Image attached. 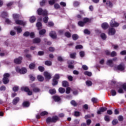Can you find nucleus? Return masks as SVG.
I'll list each match as a JSON object with an SVG mask.
<instances>
[{"label":"nucleus","instance_id":"1","mask_svg":"<svg viewBox=\"0 0 126 126\" xmlns=\"http://www.w3.org/2000/svg\"><path fill=\"white\" fill-rule=\"evenodd\" d=\"M37 14L38 15L47 16V15H48V11L46 10H43L42 8H39L37 9Z\"/></svg>","mask_w":126,"mask_h":126},{"label":"nucleus","instance_id":"2","mask_svg":"<svg viewBox=\"0 0 126 126\" xmlns=\"http://www.w3.org/2000/svg\"><path fill=\"white\" fill-rule=\"evenodd\" d=\"M22 91H25V92L28 93V95L29 96H31L32 95V91H30V89H29V88L27 87H23L21 88Z\"/></svg>","mask_w":126,"mask_h":126},{"label":"nucleus","instance_id":"3","mask_svg":"<svg viewBox=\"0 0 126 126\" xmlns=\"http://www.w3.org/2000/svg\"><path fill=\"white\" fill-rule=\"evenodd\" d=\"M120 25L119 23L115 21V20H112L110 22V26L111 27H118Z\"/></svg>","mask_w":126,"mask_h":126},{"label":"nucleus","instance_id":"4","mask_svg":"<svg viewBox=\"0 0 126 126\" xmlns=\"http://www.w3.org/2000/svg\"><path fill=\"white\" fill-rule=\"evenodd\" d=\"M22 57H19L18 58H16L14 60V63L16 64H20L22 63Z\"/></svg>","mask_w":126,"mask_h":126},{"label":"nucleus","instance_id":"5","mask_svg":"<svg viewBox=\"0 0 126 126\" xmlns=\"http://www.w3.org/2000/svg\"><path fill=\"white\" fill-rule=\"evenodd\" d=\"M125 64L124 63H120L117 66V69H118V70H120V71H123V70H125Z\"/></svg>","mask_w":126,"mask_h":126},{"label":"nucleus","instance_id":"6","mask_svg":"<svg viewBox=\"0 0 126 126\" xmlns=\"http://www.w3.org/2000/svg\"><path fill=\"white\" fill-rule=\"evenodd\" d=\"M115 34H116V30L115 28H110L108 32V34L112 36L113 35H115Z\"/></svg>","mask_w":126,"mask_h":126},{"label":"nucleus","instance_id":"7","mask_svg":"<svg viewBox=\"0 0 126 126\" xmlns=\"http://www.w3.org/2000/svg\"><path fill=\"white\" fill-rule=\"evenodd\" d=\"M49 36H50L52 39H57V32L55 31H51L49 33Z\"/></svg>","mask_w":126,"mask_h":126},{"label":"nucleus","instance_id":"8","mask_svg":"<svg viewBox=\"0 0 126 126\" xmlns=\"http://www.w3.org/2000/svg\"><path fill=\"white\" fill-rule=\"evenodd\" d=\"M106 111H107V108L102 107L100 108L99 110L97 111V115H101V113H104Z\"/></svg>","mask_w":126,"mask_h":126},{"label":"nucleus","instance_id":"9","mask_svg":"<svg viewBox=\"0 0 126 126\" xmlns=\"http://www.w3.org/2000/svg\"><path fill=\"white\" fill-rule=\"evenodd\" d=\"M15 23L18 25H23V26L26 25V22H23L22 20H16Z\"/></svg>","mask_w":126,"mask_h":126},{"label":"nucleus","instance_id":"10","mask_svg":"<svg viewBox=\"0 0 126 126\" xmlns=\"http://www.w3.org/2000/svg\"><path fill=\"white\" fill-rule=\"evenodd\" d=\"M44 75L46 79L50 80L52 78V76L51 75V74L47 71L44 72Z\"/></svg>","mask_w":126,"mask_h":126},{"label":"nucleus","instance_id":"11","mask_svg":"<svg viewBox=\"0 0 126 126\" xmlns=\"http://www.w3.org/2000/svg\"><path fill=\"white\" fill-rule=\"evenodd\" d=\"M32 42L33 44H40L41 43V38L36 37L32 40Z\"/></svg>","mask_w":126,"mask_h":126},{"label":"nucleus","instance_id":"12","mask_svg":"<svg viewBox=\"0 0 126 126\" xmlns=\"http://www.w3.org/2000/svg\"><path fill=\"white\" fill-rule=\"evenodd\" d=\"M101 27L102 29H104V30H106V29L109 28V24L107 23H103L101 25Z\"/></svg>","mask_w":126,"mask_h":126},{"label":"nucleus","instance_id":"13","mask_svg":"<svg viewBox=\"0 0 126 126\" xmlns=\"http://www.w3.org/2000/svg\"><path fill=\"white\" fill-rule=\"evenodd\" d=\"M106 64H107V65H109V66H111V67L114 66V63H113L112 60H107V61L106 62Z\"/></svg>","mask_w":126,"mask_h":126},{"label":"nucleus","instance_id":"14","mask_svg":"<svg viewBox=\"0 0 126 126\" xmlns=\"http://www.w3.org/2000/svg\"><path fill=\"white\" fill-rule=\"evenodd\" d=\"M53 98L55 102H60L61 101V97L59 95H55Z\"/></svg>","mask_w":126,"mask_h":126},{"label":"nucleus","instance_id":"15","mask_svg":"<svg viewBox=\"0 0 126 126\" xmlns=\"http://www.w3.org/2000/svg\"><path fill=\"white\" fill-rule=\"evenodd\" d=\"M52 123H57L59 121V117L57 116H53L52 118Z\"/></svg>","mask_w":126,"mask_h":126},{"label":"nucleus","instance_id":"16","mask_svg":"<svg viewBox=\"0 0 126 126\" xmlns=\"http://www.w3.org/2000/svg\"><path fill=\"white\" fill-rule=\"evenodd\" d=\"M19 100H20V99L19 98V97H15L12 101V103L13 105H16V104H17V103H18L19 102Z\"/></svg>","mask_w":126,"mask_h":126},{"label":"nucleus","instance_id":"17","mask_svg":"<svg viewBox=\"0 0 126 126\" xmlns=\"http://www.w3.org/2000/svg\"><path fill=\"white\" fill-rule=\"evenodd\" d=\"M62 85L63 87H68V82H67V81H63L62 82Z\"/></svg>","mask_w":126,"mask_h":126},{"label":"nucleus","instance_id":"18","mask_svg":"<svg viewBox=\"0 0 126 126\" xmlns=\"http://www.w3.org/2000/svg\"><path fill=\"white\" fill-rule=\"evenodd\" d=\"M14 29L16 30L18 33H21L22 32V29L20 27H15Z\"/></svg>","mask_w":126,"mask_h":126},{"label":"nucleus","instance_id":"19","mask_svg":"<svg viewBox=\"0 0 126 126\" xmlns=\"http://www.w3.org/2000/svg\"><path fill=\"white\" fill-rule=\"evenodd\" d=\"M2 82L4 84H7L9 82V79L3 78H2Z\"/></svg>","mask_w":126,"mask_h":126},{"label":"nucleus","instance_id":"20","mask_svg":"<svg viewBox=\"0 0 126 126\" xmlns=\"http://www.w3.org/2000/svg\"><path fill=\"white\" fill-rule=\"evenodd\" d=\"M36 27H37L38 30H40V29H42V23L40 22H38L36 24Z\"/></svg>","mask_w":126,"mask_h":126},{"label":"nucleus","instance_id":"21","mask_svg":"<svg viewBox=\"0 0 126 126\" xmlns=\"http://www.w3.org/2000/svg\"><path fill=\"white\" fill-rule=\"evenodd\" d=\"M72 38L74 41H76L79 38V36L76 34H73L72 35Z\"/></svg>","mask_w":126,"mask_h":126},{"label":"nucleus","instance_id":"22","mask_svg":"<svg viewBox=\"0 0 126 126\" xmlns=\"http://www.w3.org/2000/svg\"><path fill=\"white\" fill-rule=\"evenodd\" d=\"M37 78L38 81H40V82L44 81V77L41 75H38L37 77Z\"/></svg>","mask_w":126,"mask_h":126},{"label":"nucleus","instance_id":"23","mask_svg":"<svg viewBox=\"0 0 126 126\" xmlns=\"http://www.w3.org/2000/svg\"><path fill=\"white\" fill-rule=\"evenodd\" d=\"M27 72V69H26L25 68H22L21 69L20 74H25Z\"/></svg>","mask_w":126,"mask_h":126},{"label":"nucleus","instance_id":"24","mask_svg":"<svg viewBox=\"0 0 126 126\" xmlns=\"http://www.w3.org/2000/svg\"><path fill=\"white\" fill-rule=\"evenodd\" d=\"M35 66L36 65L35 64V63H31V64H30L29 67V68H30V69H34Z\"/></svg>","mask_w":126,"mask_h":126},{"label":"nucleus","instance_id":"25","mask_svg":"<svg viewBox=\"0 0 126 126\" xmlns=\"http://www.w3.org/2000/svg\"><path fill=\"white\" fill-rule=\"evenodd\" d=\"M30 22H31V23H33L35 22V21H36V17L34 16H32L30 18Z\"/></svg>","mask_w":126,"mask_h":126},{"label":"nucleus","instance_id":"26","mask_svg":"<svg viewBox=\"0 0 126 126\" xmlns=\"http://www.w3.org/2000/svg\"><path fill=\"white\" fill-rule=\"evenodd\" d=\"M84 74H85V75H87V76H92V72H89L88 71H86L84 72Z\"/></svg>","mask_w":126,"mask_h":126},{"label":"nucleus","instance_id":"27","mask_svg":"<svg viewBox=\"0 0 126 126\" xmlns=\"http://www.w3.org/2000/svg\"><path fill=\"white\" fill-rule=\"evenodd\" d=\"M64 36L67 38H70L71 37V33L68 32H66L64 33Z\"/></svg>","mask_w":126,"mask_h":126},{"label":"nucleus","instance_id":"28","mask_svg":"<svg viewBox=\"0 0 126 126\" xmlns=\"http://www.w3.org/2000/svg\"><path fill=\"white\" fill-rule=\"evenodd\" d=\"M83 22L85 24V23H87V22H91V19L88 18H84L83 19Z\"/></svg>","mask_w":126,"mask_h":126},{"label":"nucleus","instance_id":"29","mask_svg":"<svg viewBox=\"0 0 126 126\" xmlns=\"http://www.w3.org/2000/svg\"><path fill=\"white\" fill-rule=\"evenodd\" d=\"M32 91L35 93H38V92H40L41 90L39 88L35 87L33 88L32 89Z\"/></svg>","mask_w":126,"mask_h":126},{"label":"nucleus","instance_id":"30","mask_svg":"<svg viewBox=\"0 0 126 126\" xmlns=\"http://www.w3.org/2000/svg\"><path fill=\"white\" fill-rule=\"evenodd\" d=\"M44 63L45 65H47L48 66H51L52 65V62L50 61H46Z\"/></svg>","mask_w":126,"mask_h":126},{"label":"nucleus","instance_id":"31","mask_svg":"<svg viewBox=\"0 0 126 126\" xmlns=\"http://www.w3.org/2000/svg\"><path fill=\"white\" fill-rule=\"evenodd\" d=\"M23 107H28L30 106V104L28 101H25L23 103Z\"/></svg>","mask_w":126,"mask_h":126},{"label":"nucleus","instance_id":"32","mask_svg":"<svg viewBox=\"0 0 126 126\" xmlns=\"http://www.w3.org/2000/svg\"><path fill=\"white\" fill-rule=\"evenodd\" d=\"M59 91L60 93H61V94H63V93H64V92H65V89H64V88H60L59 89Z\"/></svg>","mask_w":126,"mask_h":126},{"label":"nucleus","instance_id":"33","mask_svg":"<svg viewBox=\"0 0 126 126\" xmlns=\"http://www.w3.org/2000/svg\"><path fill=\"white\" fill-rule=\"evenodd\" d=\"M58 80L56 79H53L52 83L53 86H56V85H58Z\"/></svg>","mask_w":126,"mask_h":126},{"label":"nucleus","instance_id":"34","mask_svg":"<svg viewBox=\"0 0 126 126\" xmlns=\"http://www.w3.org/2000/svg\"><path fill=\"white\" fill-rule=\"evenodd\" d=\"M100 37L102 40H106L107 38V36L106 35V34H105L104 33H101L100 35Z\"/></svg>","mask_w":126,"mask_h":126},{"label":"nucleus","instance_id":"35","mask_svg":"<svg viewBox=\"0 0 126 126\" xmlns=\"http://www.w3.org/2000/svg\"><path fill=\"white\" fill-rule=\"evenodd\" d=\"M13 18L15 20H17L19 18V15L17 14H13Z\"/></svg>","mask_w":126,"mask_h":126},{"label":"nucleus","instance_id":"36","mask_svg":"<svg viewBox=\"0 0 126 126\" xmlns=\"http://www.w3.org/2000/svg\"><path fill=\"white\" fill-rule=\"evenodd\" d=\"M110 56L112 58H114V57H117V52H116V51H112L110 53Z\"/></svg>","mask_w":126,"mask_h":126},{"label":"nucleus","instance_id":"37","mask_svg":"<svg viewBox=\"0 0 126 126\" xmlns=\"http://www.w3.org/2000/svg\"><path fill=\"white\" fill-rule=\"evenodd\" d=\"M78 25L80 27H83V26H84L85 25V24L84 23V22L79 21V22H78Z\"/></svg>","mask_w":126,"mask_h":126},{"label":"nucleus","instance_id":"38","mask_svg":"<svg viewBox=\"0 0 126 126\" xmlns=\"http://www.w3.org/2000/svg\"><path fill=\"white\" fill-rule=\"evenodd\" d=\"M39 35H44V34H46V30L43 29L39 31Z\"/></svg>","mask_w":126,"mask_h":126},{"label":"nucleus","instance_id":"39","mask_svg":"<svg viewBox=\"0 0 126 126\" xmlns=\"http://www.w3.org/2000/svg\"><path fill=\"white\" fill-rule=\"evenodd\" d=\"M112 124L113 126H116V125L119 124V121H118V120L117 119H114L112 121Z\"/></svg>","mask_w":126,"mask_h":126},{"label":"nucleus","instance_id":"40","mask_svg":"<svg viewBox=\"0 0 126 126\" xmlns=\"http://www.w3.org/2000/svg\"><path fill=\"white\" fill-rule=\"evenodd\" d=\"M10 77V74L8 73H6L3 75L4 78H9Z\"/></svg>","mask_w":126,"mask_h":126},{"label":"nucleus","instance_id":"41","mask_svg":"<svg viewBox=\"0 0 126 126\" xmlns=\"http://www.w3.org/2000/svg\"><path fill=\"white\" fill-rule=\"evenodd\" d=\"M79 55L81 58H84V57L85 56V52H84L83 51H81L80 52Z\"/></svg>","mask_w":126,"mask_h":126},{"label":"nucleus","instance_id":"42","mask_svg":"<svg viewBox=\"0 0 126 126\" xmlns=\"http://www.w3.org/2000/svg\"><path fill=\"white\" fill-rule=\"evenodd\" d=\"M104 120L106 122H110V116L108 115H105L104 117Z\"/></svg>","mask_w":126,"mask_h":126},{"label":"nucleus","instance_id":"43","mask_svg":"<svg viewBox=\"0 0 126 126\" xmlns=\"http://www.w3.org/2000/svg\"><path fill=\"white\" fill-rule=\"evenodd\" d=\"M30 35V32H26L23 34V36L24 37H29Z\"/></svg>","mask_w":126,"mask_h":126},{"label":"nucleus","instance_id":"44","mask_svg":"<svg viewBox=\"0 0 126 126\" xmlns=\"http://www.w3.org/2000/svg\"><path fill=\"white\" fill-rule=\"evenodd\" d=\"M86 84L87 86H92V82L91 81H87L86 82Z\"/></svg>","mask_w":126,"mask_h":126},{"label":"nucleus","instance_id":"45","mask_svg":"<svg viewBox=\"0 0 126 126\" xmlns=\"http://www.w3.org/2000/svg\"><path fill=\"white\" fill-rule=\"evenodd\" d=\"M76 56V53H71L70 54V58H71V59H75Z\"/></svg>","mask_w":126,"mask_h":126},{"label":"nucleus","instance_id":"46","mask_svg":"<svg viewBox=\"0 0 126 126\" xmlns=\"http://www.w3.org/2000/svg\"><path fill=\"white\" fill-rule=\"evenodd\" d=\"M38 70L39 71H41V72H43L45 70V68L42 66H38Z\"/></svg>","mask_w":126,"mask_h":126},{"label":"nucleus","instance_id":"47","mask_svg":"<svg viewBox=\"0 0 126 126\" xmlns=\"http://www.w3.org/2000/svg\"><path fill=\"white\" fill-rule=\"evenodd\" d=\"M71 104L72 105V106H74V107H76L77 106V103L75 101V100H72L71 101Z\"/></svg>","mask_w":126,"mask_h":126},{"label":"nucleus","instance_id":"48","mask_svg":"<svg viewBox=\"0 0 126 126\" xmlns=\"http://www.w3.org/2000/svg\"><path fill=\"white\" fill-rule=\"evenodd\" d=\"M106 5H108V6H109V7H113V3H112L111 2V1H107V2H106Z\"/></svg>","mask_w":126,"mask_h":126},{"label":"nucleus","instance_id":"49","mask_svg":"<svg viewBox=\"0 0 126 126\" xmlns=\"http://www.w3.org/2000/svg\"><path fill=\"white\" fill-rule=\"evenodd\" d=\"M26 58H27L28 60H31V59H32V55H31L30 54H26Z\"/></svg>","mask_w":126,"mask_h":126},{"label":"nucleus","instance_id":"50","mask_svg":"<svg viewBox=\"0 0 126 126\" xmlns=\"http://www.w3.org/2000/svg\"><path fill=\"white\" fill-rule=\"evenodd\" d=\"M49 20V17L46 16L43 18V22L44 23H48V21Z\"/></svg>","mask_w":126,"mask_h":126},{"label":"nucleus","instance_id":"51","mask_svg":"<svg viewBox=\"0 0 126 126\" xmlns=\"http://www.w3.org/2000/svg\"><path fill=\"white\" fill-rule=\"evenodd\" d=\"M48 27H53L54 26V23L53 22H49L47 24Z\"/></svg>","mask_w":126,"mask_h":126},{"label":"nucleus","instance_id":"52","mask_svg":"<svg viewBox=\"0 0 126 126\" xmlns=\"http://www.w3.org/2000/svg\"><path fill=\"white\" fill-rule=\"evenodd\" d=\"M75 49L78 50L79 49H83V46L81 45H78L75 46Z\"/></svg>","mask_w":126,"mask_h":126},{"label":"nucleus","instance_id":"53","mask_svg":"<svg viewBox=\"0 0 126 126\" xmlns=\"http://www.w3.org/2000/svg\"><path fill=\"white\" fill-rule=\"evenodd\" d=\"M52 118L51 117H48L46 119V123L47 124H49V123H52Z\"/></svg>","mask_w":126,"mask_h":126},{"label":"nucleus","instance_id":"54","mask_svg":"<svg viewBox=\"0 0 126 126\" xmlns=\"http://www.w3.org/2000/svg\"><path fill=\"white\" fill-rule=\"evenodd\" d=\"M19 90V88L18 86L13 87V91L14 92H17Z\"/></svg>","mask_w":126,"mask_h":126},{"label":"nucleus","instance_id":"55","mask_svg":"<svg viewBox=\"0 0 126 126\" xmlns=\"http://www.w3.org/2000/svg\"><path fill=\"white\" fill-rule=\"evenodd\" d=\"M56 90L55 89H53V90H49V93L50 94H56Z\"/></svg>","mask_w":126,"mask_h":126},{"label":"nucleus","instance_id":"56","mask_svg":"<svg viewBox=\"0 0 126 126\" xmlns=\"http://www.w3.org/2000/svg\"><path fill=\"white\" fill-rule=\"evenodd\" d=\"M54 79H56V80H58V79H60V74H56L54 76Z\"/></svg>","mask_w":126,"mask_h":126},{"label":"nucleus","instance_id":"57","mask_svg":"<svg viewBox=\"0 0 126 126\" xmlns=\"http://www.w3.org/2000/svg\"><path fill=\"white\" fill-rule=\"evenodd\" d=\"M84 33L85 34H87L88 35H90V31H89L87 29H85L84 31Z\"/></svg>","mask_w":126,"mask_h":126},{"label":"nucleus","instance_id":"58","mask_svg":"<svg viewBox=\"0 0 126 126\" xmlns=\"http://www.w3.org/2000/svg\"><path fill=\"white\" fill-rule=\"evenodd\" d=\"M111 94L112 96H116V95H117V92L114 90H111Z\"/></svg>","mask_w":126,"mask_h":126},{"label":"nucleus","instance_id":"59","mask_svg":"<svg viewBox=\"0 0 126 126\" xmlns=\"http://www.w3.org/2000/svg\"><path fill=\"white\" fill-rule=\"evenodd\" d=\"M49 52H55V47H50L48 48Z\"/></svg>","mask_w":126,"mask_h":126},{"label":"nucleus","instance_id":"60","mask_svg":"<svg viewBox=\"0 0 126 126\" xmlns=\"http://www.w3.org/2000/svg\"><path fill=\"white\" fill-rule=\"evenodd\" d=\"M82 68L84 69V70H88V66L86 65H82Z\"/></svg>","mask_w":126,"mask_h":126},{"label":"nucleus","instance_id":"61","mask_svg":"<svg viewBox=\"0 0 126 126\" xmlns=\"http://www.w3.org/2000/svg\"><path fill=\"white\" fill-rule=\"evenodd\" d=\"M46 0H42L41 2H40L41 6H43L45 5V3H46Z\"/></svg>","mask_w":126,"mask_h":126},{"label":"nucleus","instance_id":"62","mask_svg":"<svg viewBox=\"0 0 126 126\" xmlns=\"http://www.w3.org/2000/svg\"><path fill=\"white\" fill-rule=\"evenodd\" d=\"M63 32H64V31L63 30H60L58 31V33L59 35H63Z\"/></svg>","mask_w":126,"mask_h":126},{"label":"nucleus","instance_id":"63","mask_svg":"<svg viewBox=\"0 0 126 126\" xmlns=\"http://www.w3.org/2000/svg\"><path fill=\"white\" fill-rule=\"evenodd\" d=\"M58 61H59V62H63L64 60L63 59V57L61 56H58Z\"/></svg>","mask_w":126,"mask_h":126},{"label":"nucleus","instance_id":"64","mask_svg":"<svg viewBox=\"0 0 126 126\" xmlns=\"http://www.w3.org/2000/svg\"><path fill=\"white\" fill-rule=\"evenodd\" d=\"M46 115H48V112L47 111H43L40 113V115L41 116H46Z\"/></svg>","mask_w":126,"mask_h":126}]
</instances>
